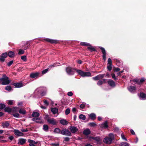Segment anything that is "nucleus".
Returning a JSON list of instances; mask_svg holds the SVG:
<instances>
[{
  "label": "nucleus",
  "instance_id": "nucleus-1",
  "mask_svg": "<svg viewBox=\"0 0 146 146\" xmlns=\"http://www.w3.org/2000/svg\"><path fill=\"white\" fill-rule=\"evenodd\" d=\"M109 137H106L104 139V142L108 144L112 143L114 138V135L112 133L109 134Z\"/></svg>",
  "mask_w": 146,
  "mask_h": 146
},
{
  "label": "nucleus",
  "instance_id": "nucleus-2",
  "mask_svg": "<svg viewBox=\"0 0 146 146\" xmlns=\"http://www.w3.org/2000/svg\"><path fill=\"white\" fill-rule=\"evenodd\" d=\"M0 80L3 85H7L9 84L11 80L9 79V78L5 75H3L2 78H0Z\"/></svg>",
  "mask_w": 146,
  "mask_h": 146
},
{
  "label": "nucleus",
  "instance_id": "nucleus-3",
  "mask_svg": "<svg viewBox=\"0 0 146 146\" xmlns=\"http://www.w3.org/2000/svg\"><path fill=\"white\" fill-rule=\"evenodd\" d=\"M77 72L80 76L82 77L90 76L91 74L89 72H84L80 70H77Z\"/></svg>",
  "mask_w": 146,
  "mask_h": 146
},
{
  "label": "nucleus",
  "instance_id": "nucleus-4",
  "mask_svg": "<svg viewBox=\"0 0 146 146\" xmlns=\"http://www.w3.org/2000/svg\"><path fill=\"white\" fill-rule=\"evenodd\" d=\"M28 142L29 143L30 146H40L41 144L40 141L35 142L31 139H29Z\"/></svg>",
  "mask_w": 146,
  "mask_h": 146
},
{
  "label": "nucleus",
  "instance_id": "nucleus-5",
  "mask_svg": "<svg viewBox=\"0 0 146 146\" xmlns=\"http://www.w3.org/2000/svg\"><path fill=\"white\" fill-rule=\"evenodd\" d=\"M66 71L67 73L69 75H73L74 73V70L70 67L66 68Z\"/></svg>",
  "mask_w": 146,
  "mask_h": 146
},
{
  "label": "nucleus",
  "instance_id": "nucleus-6",
  "mask_svg": "<svg viewBox=\"0 0 146 146\" xmlns=\"http://www.w3.org/2000/svg\"><path fill=\"white\" fill-rule=\"evenodd\" d=\"M61 134L66 136H70L71 135V132L68 130L64 129L61 131Z\"/></svg>",
  "mask_w": 146,
  "mask_h": 146
},
{
  "label": "nucleus",
  "instance_id": "nucleus-7",
  "mask_svg": "<svg viewBox=\"0 0 146 146\" xmlns=\"http://www.w3.org/2000/svg\"><path fill=\"white\" fill-rule=\"evenodd\" d=\"M8 56L7 52L3 53L0 56V61L1 62H4L5 58Z\"/></svg>",
  "mask_w": 146,
  "mask_h": 146
},
{
  "label": "nucleus",
  "instance_id": "nucleus-8",
  "mask_svg": "<svg viewBox=\"0 0 146 146\" xmlns=\"http://www.w3.org/2000/svg\"><path fill=\"white\" fill-rule=\"evenodd\" d=\"M47 121L50 124L55 125L56 123V121L53 118H48Z\"/></svg>",
  "mask_w": 146,
  "mask_h": 146
},
{
  "label": "nucleus",
  "instance_id": "nucleus-9",
  "mask_svg": "<svg viewBox=\"0 0 146 146\" xmlns=\"http://www.w3.org/2000/svg\"><path fill=\"white\" fill-rule=\"evenodd\" d=\"M88 138L91 140V139H93L97 143H99L101 141V139L99 137H91L89 136Z\"/></svg>",
  "mask_w": 146,
  "mask_h": 146
},
{
  "label": "nucleus",
  "instance_id": "nucleus-10",
  "mask_svg": "<svg viewBox=\"0 0 146 146\" xmlns=\"http://www.w3.org/2000/svg\"><path fill=\"white\" fill-rule=\"evenodd\" d=\"M69 129L71 132L72 133H75L78 131V130L76 127L72 126L70 127Z\"/></svg>",
  "mask_w": 146,
  "mask_h": 146
},
{
  "label": "nucleus",
  "instance_id": "nucleus-11",
  "mask_svg": "<svg viewBox=\"0 0 146 146\" xmlns=\"http://www.w3.org/2000/svg\"><path fill=\"white\" fill-rule=\"evenodd\" d=\"M14 132L15 134L17 136H22L23 135V133L20 131L18 130L15 129L14 130Z\"/></svg>",
  "mask_w": 146,
  "mask_h": 146
},
{
  "label": "nucleus",
  "instance_id": "nucleus-12",
  "mask_svg": "<svg viewBox=\"0 0 146 146\" xmlns=\"http://www.w3.org/2000/svg\"><path fill=\"white\" fill-rule=\"evenodd\" d=\"M10 123L9 122L6 121L2 123L1 126L3 128H7L9 125Z\"/></svg>",
  "mask_w": 146,
  "mask_h": 146
},
{
  "label": "nucleus",
  "instance_id": "nucleus-13",
  "mask_svg": "<svg viewBox=\"0 0 146 146\" xmlns=\"http://www.w3.org/2000/svg\"><path fill=\"white\" fill-rule=\"evenodd\" d=\"M33 121H36L37 123H42L43 122V119L41 118L38 119V118H33Z\"/></svg>",
  "mask_w": 146,
  "mask_h": 146
},
{
  "label": "nucleus",
  "instance_id": "nucleus-14",
  "mask_svg": "<svg viewBox=\"0 0 146 146\" xmlns=\"http://www.w3.org/2000/svg\"><path fill=\"white\" fill-rule=\"evenodd\" d=\"M128 89L129 92L133 93L135 90V87L133 86H130L128 87Z\"/></svg>",
  "mask_w": 146,
  "mask_h": 146
},
{
  "label": "nucleus",
  "instance_id": "nucleus-15",
  "mask_svg": "<svg viewBox=\"0 0 146 146\" xmlns=\"http://www.w3.org/2000/svg\"><path fill=\"white\" fill-rule=\"evenodd\" d=\"M19 142L18 144L20 145H23L25 143L26 141V140L25 139H19Z\"/></svg>",
  "mask_w": 146,
  "mask_h": 146
},
{
  "label": "nucleus",
  "instance_id": "nucleus-16",
  "mask_svg": "<svg viewBox=\"0 0 146 146\" xmlns=\"http://www.w3.org/2000/svg\"><path fill=\"white\" fill-rule=\"evenodd\" d=\"M45 40L46 41L49 42L51 43H56L57 42V40L50 39L48 38L45 39Z\"/></svg>",
  "mask_w": 146,
  "mask_h": 146
},
{
  "label": "nucleus",
  "instance_id": "nucleus-17",
  "mask_svg": "<svg viewBox=\"0 0 146 146\" xmlns=\"http://www.w3.org/2000/svg\"><path fill=\"white\" fill-rule=\"evenodd\" d=\"M140 99L144 100L146 99V95L143 93H141L139 96Z\"/></svg>",
  "mask_w": 146,
  "mask_h": 146
},
{
  "label": "nucleus",
  "instance_id": "nucleus-18",
  "mask_svg": "<svg viewBox=\"0 0 146 146\" xmlns=\"http://www.w3.org/2000/svg\"><path fill=\"white\" fill-rule=\"evenodd\" d=\"M13 85L17 88H20L23 86L22 83H14Z\"/></svg>",
  "mask_w": 146,
  "mask_h": 146
},
{
  "label": "nucleus",
  "instance_id": "nucleus-19",
  "mask_svg": "<svg viewBox=\"0 0 146 146\" xmlns=\"http://www.w3.org/2000/svg\"><path fill=\"white\" fill-rule=\"evenodd\" d=\"M108 84L112 87L115 86V84L114 82L112 80H110L108 82Z\"/></svg>",
  "mask_w": 146,
  "mask_h": 146
},
{
  "label": "nucleus",
  "instance_id": "nucleus-20",
  "mask_svg": "<svg viewBox=\"0 0 146 146\" xmlns=\"http://www.w3.org/2000/svg\"><path fill=\"white\" fill-rule=\"evenodd\" d=\"M101 127L102 128H107L108 126V124L107 121H105L104 123L101 124L100 125Z\"/></svg>",
  "mask_w": 146,
  "mask_h": 146
},
{
  "label": "nucleus",
  "instance_id": "nucleus-21",
  "mask_svg": "<svg viewBox=\"0 0 146 146\" xmlns=\"http://www.w3.org/2000/svg\"><path fill=\"white\" fill-rule=\"evenodd\" d=\"M90 133V130L88 129H86L84 130L83 131V133L85 135H88Z\"/></svg>",
  "mask_w": 146,
  "mask_h": 146
},
{
  "label": "nucleus",
  "instance_id": "nucleus-22",
  "mask_svg": "<svg viewBox=\"0 0 146 146\" xmlns=\"http://www.w3.org/2000/svg\"><path fill=\"white\" fill-rule=\"evenodd\" d=\"M7 54L11 58H12L15 56V53L11 51H9Z\"/></svg>",
  "mask_w": 146,
  "mask_h": 146
},
{
  "label": "nucleus",
  "instance_id": "nucleus-23",
  "mask_svg": "<svg viewBox=\"0 0 146 146\" xmlns=\"http://www.w3.org/2000/svg\"><path fill=\"white\" fill-rule=\"evenodd\" d=\"M38 74H39L38 72L32 73L30 74V76L32 78H34L37 76Z\"/></svg>",
  "mask_w": 146,
  "mask_h": 146
},
{
  "label": "nucleus",
  "instance_id": "nucleus-24",
  "mask_svg": "<svg viewBox=\"0 0 146 146\" xmlns=\"http://www.w3.org/2000/svg\"><path fill=\"white\" fill-rule=\"evenodd\" d=\"M60 123L63 125H66L68 124V122L65 120L62 119L60 121Z\"/></svg>",
  "mask_w": 146,
  "mask_h": 146
},
{
  "label": "nucleus",
  "instance_id": "nucleus-25",
  "mask_svg": "<svg viewBox=\"0 0 146 146\" xmlns=\"http://www.w3.org/2000/svg\"><path fill=\"white\" fill-rule=\"evenodd\" d=\"M51 110L53 113L54 114L57 113L58 111V109L55 108H52Z\"/></svg>",
  "mask_w": 146,
  "mask_h": 146
},
{
  "label": "nucleus",
  "instance_id": "nucleus-26",
  "mask_svg": "<svg viewBox=\"0 0 146 146\" xmlns=\"http://www.w3.org/2000/svg\"><path fill=\"white\" fill-rule=\"evenodd\" d=\"M89 117L90 118V119L92 120H94L96 118V115L93 113L89 115Z\"/></svg>",
  "mask_w": 146,
  "mask_h": 146
},
{
  "label": "nucleus",
  "instance_id": "nucleus-27",
  "mask_svg": "<svg viewBox=\"0 0 146 146\" xmlns=\"http://www.w3.org/2000/svg\"><path fill=\"white\" fill-rule=\"evenodd\" d=\"M39 115V113L36 112H34L32 114V116L34 117H37Z\"/></svg>",
  "mask_w": 146,
  "mask_h": 146
},
{
  "label": "nucleus",
  "instance_id": "nucleus-28",
  "mask_svg": "<svg viewBox=\"0 0 146 146\" xmlns=\"http://www.w3.org/2000/svg\"><path fill=\"white\" fill-rule=\"evenodd\" d=\"M54 132L56 133H60L61 131L59 128H56L54 130Z\"/></svg>",
  "mask_w": 146,
  "mask_h": 146
},
{
  "label": "nucleus",
  "instance_id": "nucleus-29",
  "mask_svg": "<svg viewBox=\"0 0 146 146\" xmlns=\"http://www.w3.org/2000/svg\"><path fill=\"white\" fill-rule=\"evenodd\" d=\"M19 113L20 114H25L26 113L25 111L23 109H21L19 111Z\"/></svg>",
  "mask_w": 146,
  "mask_h": 146
},
{
  "label": "nucleus",
  "instance_id": "nucleus-30",
  "mask_svg": "<svg viewBox=\"0 0 146 146\" xmlns=\"http://www.w3.org/2000/svg\"><path fill=\"white\" fill-rule=\"evenodd\" d=\"M79 118L83 120H84L86 119V116L82 114H81L80 115Z\"/></svg>",
  "mask_w": 146,
  "mask_h": 146
},
{
  "label": "nucleus",
  "instance_id": "nucleus-31",
  "mask_svg": "<svg viewBox=\"0 0 146 146\" xmlns=\"http://www.w3.org/2000/svg\"><path fill=\"white\" fill-rule=\"evenodd\" d=\"M43 130L45 131H47L48 129V126L46 125H43Z\"/></svg>",
  "mask_w": 146,
  "mask_h": 146
},
{
  "label": "nucleus",
  "instance_id": "nucleus-32",
  "mask_svg": "<svg viewBox=\"0 0 146 146\" xmlns=\"http://www.w3.org/2000/svg\"><path fill=\"white\" fill-rule=\"evenodd\" d=\"M5 111L8 112H10L11 111V109L9 107L5 108Z\"/></svg>",
  "mask_w": 146,
  "mask_h": 146
},
{
  "label": "nucleus",
  "instance_id": "nucleus-33",
  "mask_svg": "<svg viewBox=\"0 0 146 146\" xmlns=\"http://www.w3.org/2000/svg\"><path fill=\"white\" fill-rule=\"evenodd\" d=\"M121 146H129V144L126 142H123L121 143Z\"/></svg>",
  "mask_w": 146,
  "mask_h": 146
},
{
  "label": "nucleus",
  "instance_id": "nucleus-34",
  "mask_svg": "<svg viewBox=\"0 0 146 146\" xmlns=\"http://www.w3.org/2000/svg\"><path fill=\"white\" fill-rule=\"evenodd\" d=\"M24 51L22 49H19V52H18V54H23L24 53Z\"/></svg>",
  "mask_w": 146,
  "mask_h": 146
},
{
  "label": "nucleus",
  "instance_id": "nucleus-35",
  "mask_svg": "<svg viewBox=\"0 0 146 146\" xmlns=\"http://www.w3.org/2000/svg\"><path fill=\"white\" fill-rule=\"evenodd\" d=\"M100 48L102 50V53L103 54H106V51L105 49L102 47H100Z\"/></svg>",
  "mask_w": 146,
  "mask_h": 146
},
{
  "label": "nucleus",
  "instance_id": "nucleus-36",
  "mask_svg": "<svg viewBox=\"0 0 146 146\" xmlns=\"http://www.w3.org/2000/svg\"><path fill=\"white\" fill-rule=\"evenodd\" d=\"M100 48L102 50V53L103 54H106V51L105 49L102 47H100Z\"/></svg>",
  "mask_w": 146,
  "mask_h": 146
},
{
  "label": "nucleus",
  "instance_id": "nucleus-37",
  "mask_svg": "<svg viewBox=\"0 0 146 146\" xmlns=\"http://www.w3.org/2000/svg\"><path fill=\"white\" fill-rule=\"evenodd\" d=\"M80 44L82 46H89L90 44L88 43L85 42H81L80 43Z\"/></svg>",
  "mask_w": 146,
  "mask_h": 146
},
{
  "label": "nucleus",
  "instance_id": "nucleus-38",
  "mask_svg": "<svg viewBox=\"0 0 146 146\" xmlns=\"http://www.w3.org/2000/svg\"><path fill=\"white\" fill-rule=\"evenodd\" d=\"M49 68L46 69L44 70L43 71H42V73L43 74H44L46 73H47V72H48L49 71Z\"/></svg>",
  "mask_w": 146,
  "mask_h": 146
},
{
  "label": "nucleus",
  "instance_id": "nucleus-39",
  "mask_svg": "<svg viewBox=\"0 0 146 146\" xmlns=\"http://www.w3.org/2000/svg\"><path fill=\"white\" fill-rule=\"evenodd\" d=\"M112 64H108V66H107V68L108 69L110 70V71L112 69Z\"/></svg>",
  "mask_w": 146,
  "mask_h": 146
},
{
  "label": "nucleus",
  "instance_id": "nucleus-40",
  "mask_svg": "<svg viewBox=\"0 0 146 146\" xmlns=\"http://www.w3.org/2000/svg\"><path fill=\"white\" fill-rule=\"evenodd\" d=\"M70 112V110L69 108L67 109L65 111V114L66 115H68Z\"/></svg>",
  "mask_w": 146,
  "mask_h": 146
},
{
  "label": "nucleus",
  "instance_id": "nucleus-41",
  "mask_svg": "<svg viewBox=\"0 0 146 146\" xmlns=\"http://www.w3.org/2000/svg\"><path fill=\"white\" fill-rule=\"evenodd\" d=\"M104 75H105V74H102L99 75H98V76L99 78V79H102V78H103V77L104 76Z\"/></svg>",
  "mask_w": 146,
  "mask_h": 146
},
{
  "label": "nucleus",
  "instance_id": "nucleus-42",
  "mask_svg": "<svg viewBox=\"0 0 146 146\" xmlns=\"http://www.w3.org/2000/svg\"><path fill=\"white\" fill-rule=\"evenodd\" d=\"M88 48L91 51H94L95 50V48L92 46H89L88 47Z\"/></svg>",
  "mask_w": 146,
  "mask_h": 146
},
{
  "label": "nucleus",
  "instance_id": "nucleus-43",
  "mask_svg": "<svg viewBox=\"0 0 146 146\" xmlns=\"http://www.w3.org/2000/svg\"><path fill=\"white\" fill-rule=\"evenodd\" d=\"M5 89L6 90L9 91L11 89V88L10 86H7L5 87Z\"/></svg>",
  "mask_w": 146,
  "mask_h": 146
},
{
  "label": "nucleus",
  "instance_id": "nucleus-44",
  "mask_svg": "<svg viewBox=\"0 0 146 146\" xmlns=\"http://www.w3.org/2000/svg\"><path fill=\"white\" fill-rule=\"evenodd\" d=\"M21 59L24 60V61H26L27 60V57L26 56H22L21 57Z\"/></svg>",
  "mask_w": 146,
  "mask_h": 146
},
{
  "label": "nucleus",
  "instance_id": "nucleus-45",
  "mask_svg": "<svg viewBox=\"0 0 146 146\" xmlns=\"http://www.w3.org/2000/svg\"><path fill=\"white\" fill-rule=\"evenodd\" d=\"M5 105L3 104H0V109H2L5 108Z\"/></svg>",
  "mask_w": 146,
  "mask_h": 146
},
{
  "label": "nucleus",
  "instance_id": "nucleus-46",
  "mask_svg": "<svg viewBox=\"0 0 146 146\" xmlns=\"http://www.w3.org/2000/svg\"><path fill=\"white\" fill-rule=\"evenodd\" d=\"M13 115L15 117H18L19 116V114L18 113L13 114Z\"/></svg>",
  "mask_w": 146,
  "mask_h": 146
},
{
  "label": "nucleus",
  "instance_id": "nucleus-47",
  "mask_svg": "<svg viewBox=\"0 0 146 146\" xmlns=\"http://www.w3.org/2000/svg\"><path fill=\"white\" fill-rule=\"evenodd\" d=\"M13 101L11 100H9L8 101V104L9 105H12L13 104Z\"/></svg>",
  "mask_w": 146,
  "mask_h": 146
},
{
  "label": "nucleus",
  "instance_id": "nucleus-48",
  "mask_svg": "<svg viewBox=\"0 0 146 146\" xmlns=\"http://www.w3.org/2000/svg\"><path fill=\"white\" fill-rule=\"evenodd\" d=\"M13 61L11 60L7 63V65L9 66H10L13 63Z\"/></svg>",
  "mask_w": 146,
  "mask_h": 146
},
{
  "label": "nucleus",
  "instance_id": "nucleus-49",
  "mask_svg": "<svg viewBox=\"0 0 146 146\" xmlns=\"http://www.w3.org/2000/svg\"><path fill=\"white\" fill-rule=\"evenodd\" d=\"M108 64H112L111 60L110 58H109L108 60Z\"/></svg>",
  "mask_w": 146,
  "mask_h": 146
},
{
  "label": "nucleus",
  "instance_id": "nucleus-50",
  "mask_svg": "<svg viewBox=\"0 0 146 146\" xmlns=\"http://www.w3.org/2000/svg\"><path fill=\"white\" fill-rule=\"evenodd\" d=\"M89 125L91 126H96V124L94 123H89Z\"/></svg>",
  "mask_w": 146,
  "mask_h": 146
},
{
  "label": "nucleus",
  "instance_id": "nucleus-51",
  "mask_svg": "<svg viewBox=\"0 0 146 146\" xmlns=\"http://www.w3.org/2000/svg\"><path fill=\"white\" fill-rule=\"evenodd\" d=\"M121 137L122 139L126 141H127V139L125 137L124 135L123 134H121Z\"/></svg>",
  "mask_w": 146,
  "mask_h": 146
},
{
  "label": "nucleus",
  "instance_id": "nucleus-52",
  "mask_svg": "<svg viewBox=\"0 0 146 146\" xmlns=\"http://www.w3.org/2000/svg\"><path fill=\"white\" fill-rule=\"evenodd\" d=\"M85 106V104H82L80 105V107L81 108H83Z\"/></svg>",
  "mask_w": 146,
  "mask_h": 146
},
{
  "label": "nucleus",
  "instance_id": "nucleus-53",
  "mask_svg": "<svg viewBox=\"0 0 146 146\" xmlns=\"http://www.w3.org/2000/svg\"><path fill=\"white\" fill-rule=\"evenodd\" d=\"M102 84V81L101 80H99L98 81L97 84L98 85H101Z\"/></svg>",
  "mask_w": 146,
  "mask_h": 146
},
{
  "label": "nucleus",
  "instance_id": "nucleus-54",
  "mask_svg": "<svg viewBox=\"0 0 146 146\" xmlns=\"http://www.w3.org/2000/svg\"><path fill=\"white\" fill-rule=\"evenodd\" d=\"M56 66L57 65H56V64H54L52 65H50L48 67L50 68H51Z\"/></svg>",
  "mask_w": 146,
  "mask_h": 146
},
{
  "label": "nucleus",
  "instance_id": "nucleus-55",
  "mask_svg": "<svg viewBox=\"0 0 146 146\" xmlns=\"http://www.w3.org/2000/svg\"><path fill=\"white\" fill-rule=\"evenodd\" d=\"M68 95L69 96H71L73 95V93L71 92H69L68 93Z\"/></svg>",
  "mask_w": 146,
  "mask_h": 146
},
{
  "label": "nucleus",
  "instance_id": "nucleus-56",
  "mask_svg": "<svg viewBox=\"0 0 146 146\" xmlns=\"http://www.w3.org/2000/svg\"><path fill=\"white\" fill-rule=\"evenodd\" d=\"M93 79L95 80H99V78L98 76L96 77H93Z\"/></svg>",
  "mask_w": 146,
  "mask_h": 146
},
{
  "label": "nucleus",
  "instance_id": "nucleus-57",
  "mask_svg": "<svg viewBox=\"0 0 146 146\" xmlns=\"http://www.w3.org/2000/svg\"><path fill=\"white\" fill-rule=\"evenodd\" d=\"M21 131L22 132H27L28 131V130L27 129H22L21 130Z\"/></svg>",
  "mask_w": 146,
  "mask_h": 146
},
{
  "label": "nucleus",
  "instance_id": "nucleus-58",
  "mask_svg": "<svg viewBox=\"0 0 146 146\" xmlns=\"http://www.w3.org/2000/svg\"><path fill=\"white\" fill-rule=\"evenodd\" d=\"M145 80V79L144 78H141L140 80V82L142 83Z\"/></svg>",
  "mask_w": 146,
  "mask_h": 146
},
{
  "label": "nucleus",
  "instance_id": "nucleus-59",
  "mask_svg": "<svg viewBox=\"0 0 146 146\" xmlns=\"http://www.w3.org/2000/svg\"><path fill=\"white\" fill-rule=\"evenodd\" d=\"M69 140V138L68 137H66L64 138V141H68Z\"/></svg>",
  "mask_w": 146,
  "mask_h": 146
},
{
  "label": "nucleus",
  "instance_id": "nucleus-60",
  "mask_svg": "<svg viewBox=\"0 0 146 146\" xmlns=\"http://www.w3.org/2000/svg\"><path fill=\"white\" fill-rule=\"evenodd\" d=\"M112 77L114 80H115L116 78L115 77V75L114 74H111Z\"/></svg>",
  "mask_w": 146,
  "mask_h": 146
},
{
  "label": "nucleus",
  "instance_id": "nucleus-61",
  "mask_svg": "<svg viewBox=\"0 0 146 146\" xmlns=\"http://www.w3.org/2000/svg\"><path fill=\"white\" fill-rule=\"evenodd\" d=\"M13 138L14 137L13 136H11L9 137V139L11 141L12 140Z\"/></svg>",
  "mask_w": 146,
  "mask_h": 146
},
{
  "label": "nucleus",
  "instance_id": "nucleus-62",
  "mask_svg": "<svg viewBox=\"0 0 146 146\" xmlns=\"http://www.w3.org/2000/svg\"><path fill=\"white\" fill-rule=\"evenodd\" d=\"M44 119H46V120H47V119L48 118H50V117H48V115H46L45 116V117H44Z\"/></svg>",
  "mask_w": 146,
  "mask_h": 146
},
{
  "label": "nucleus",
  "instance_id": "nucleus-63",
  "mask_svg": "<svg viewBox=\"0 0 146 146\" xmlns=\"http://www.w3.org/2000/svg\"><path fill=\"white\" fill-rule=\"evenodd\" d=\"M133 81L134 82H138V80L137 79H135L133 80Z\"/></svg>",
  "mask_w": 146,
  "mask_h": 146
},
{
  "label": "nucleus",
  "instance_id": "nucleus-64",
  "mask_svg": "<svg viewBox=\"0 0 146 146\" xmlns=\"http://www.w3.org/2000/svg\"><path fill=\"white\" fill-rule=\"evenodd\" d=\"M46 92H42L41 93H40L41 96H44L46 94Z\"/></svg>",
  "mask_w": 146,
  "mask_h": 146
}]
</instances>
